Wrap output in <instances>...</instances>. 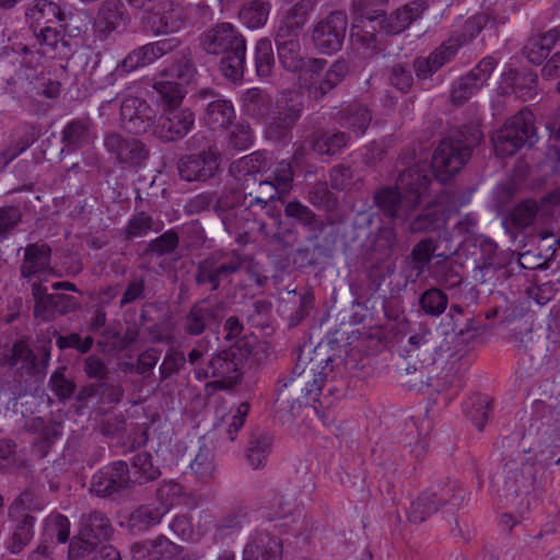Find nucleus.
Listing matches in <instances>:
<instances>
[{
	"instance_id": "20",
	"label": "nucleus",
	"mask_w": 560,
	"mask_h": 560,
	"mask_svg": "<svg viewBox=\"0 0 560 560\" xmlns=\"http://www.w3.org/2000/svg\"><path fill=\"white\" fill-rule=\"evenodd\" d=\"M495 66L493 57H485L467 74L458 78L451 90L452 102L456 105L467 102L488 81Z\"/></svg>"
},
{
	"instance_id": "59",
	"label": "nucleus",
	"mask_w": 560,
	"mask_h": 560,
	"mask_svg": "<svg viewBox=\"0 0 560 560\" xmlns=\"http://www.w3.org/2000/svg\"><path fill=\"white\" fill-rule=\"evenodd\" d=\"M275 65V56L271 42L268 38H261L255 47L256 72L260 78L271 74Z\"/></svg>"
},
{
	"instance_id": "38",
	"label": "nucleus",
	"mask_w": 560,
	"mask_h": 560,
	"mask_svg": "<svg viewBox=\"0 0 560 560\" xmlns=\"http://www.w3.org/2000/svg\"><path fill=\"white\" fill-rule=\"evenodd\" d=\"M152 93L155 94L158 105L170 109L178 108L187 92L183 83L171 80L161 73L152 83Z\"/></svg>"
},
{
	"instance_id": "40",
	"label": "nucleus",
	"mask_w": 560,
	"mask_h": 560,
	"mask_svg": "<svg viewBox=\"0 0 560 560\" xmlns=\"http://www.w3.org/2000/svg\"><path fill=\"white\" fill-rule=\"evenodd\" d=\"M398 244L397 231L393 225H382L366 240V249L378 255V259L389 258Z\"/></svg>"
},
{
	"instance_id": "63",
	"label": "nucleus",
	"mask_w": 560,
	"mask_h": 560,
	"mask_svg": "<svg viewBox=\"0 0 560 560\" xmlns=\"http://www.w3.org/2000/svg\"><path fill=\"white\" fill-rule=\"evenodd\" d=\"M37 78L35 69L31 67L20 66L15 70L14 75L7 79L8 90L12 94L20 92L31 93L33 92V79Z\"/></svg>"
},
{
	"instance_id": "34",
	"label": "nucleus",
	"mask_w": 560,
	"mask_h": 560,
	"mask_svg": "<svg viewBox=\"0 0 560 560\" xmlns=\"http://www.w3.org/2000/svg\"><path fill=\"white\" fill-rule=\"evenodd\" d=\"M51 248L48 244L33 243L24 248V258L20 273L24 279H31L50 268Z\"/></svg>"
},
{
	"instance_id": "48",
	"label": "nucleus",
	"mask_w": 560,
	"mask_h": 560,
	"mask_svg": "<svg viewBox=\"0 0 560 560\" xmlns=\"http://www.w3.org/2000/svg\"><path fill=\"white\" fill-rule=\"evenodd\" d=\"M241 214L244 220L252 222H258L262 214H266L271 219H278L281 215L280 210L276 205L268 203L256 197H249V195L244 191L242 197Z\"/></svg>"
},
{
	"instance_id": "31",
	"label": "nucleus",
	"mask_w": 560,
	"mask_h": 560,
	"mask_svg": "<svg viewBox=\"0 0 560 560\" xmlns=\"http://www.w3.org/2000/svg\"><path fill=\"white\" fill-rule=\"evenodd\" d=\"M182 551V547L164 534L153 540L136 542L131 546L133 558L141 557L147 560H173Z\"/></svg>"
},
{
	"instance_id": "5",
	"label": "nucleus",
	"mask_w": 560,
	"mask_h": 560,
	"mask_svg": "<svg viewBox=\"0 0 560 560\" xmlns=\"http://www.w3.org/2000/svg\"><path fill=\"white\" fill-rule=\"evenodd\" d=\"M313 11L314 0H302L292 9H285L280 13L275 31V43L279 61L287 71L300 72L304 66L299 37Z\"/></svg>"
},
{
	"instance_id": "53",
	"label": "nucleus",
	"mask_w": 560,
	"mask_h": 560,
	"mask_svg": "<svg viewBox=\"0 0 560 560\" xmlns=\"http://www.w3.org/2000/svg\"><path fill=\"white\" fill-rule=\"evenodd\" d=\"M66 366L58 368L49 377L48 387L56 396L58 402L66 404L77 394V384L66 376Z\"/></svg>"
},
{
	"instance_id": "11",
	"label": "nucleus",
	"mask_w": 560,
	"mask_h": 560,
	"mask_svg": "<svg viewBox=\"0 0 560 560\" xmlns=\"http://www.w3.org/2000/svg\"><path fill=\"white\" fill-rule=\"evenodd\" d=\"M221 153L215 145L209 144L201 151L185 154L176 163L180 179L188 183H207L220 170Z\"/></svg>"
},
{
	"instance_id": "52",
	"label": "nucleus",
	"mask_w": 560,
	"mask_h": 560,
	"mask_svg": "<svg viewBox=\"0 0 560 560\" xmlns=\"http://www.w3.org/2000/svg\"><path fill=\"white\" fill-rule=\"evenodd\" d=\"M349 139L343 131H326L313 140L312 148L320 155H335L347 145Z\"/></svg>"
},
{
	"instance_id": "9",
	"label": "nucleus",
	"mask_w": 560,
	"mask_h": 560,
	"mask_svg": "<svg viewBox=\"0 0 560 560\" xmlns=\"http://www.w3.org/2000/svg\"><path fill=\"white\" fill-rule=\"evenodd\" d=\"M534 120V114L528 109H522L508 119L492 136L495 154L513 156L522 148L533 147L538 140Z\"/></svg>"
},
{
	"instance_id": "17",
	"label": "nucleus",
	"mask_w": 560,
	"mask_h": 560,
	"mask_svg": "<svg viewBox=\"0 0 560 560\" xmlns=\"http://www.w3.org/2000/svg\"><path fill=\"white\" fill-rule=\"evenodd\" d=\"M250 353L249 349L242 351V347L237 343L229 349L220 351L208 363V370L205 377H214L222 387L237 383L241 377L240 365L243 358Z\"/></svg>"
},
{
	"instance_id": "18",
	"label": "nucleus",
	"mask_w": 560,
	"mask_h": 560,
	"mask_svg": "<svg viewBox=\"0 0 560 560\" xmlns=\"http://www.w3.org/2000/svg\"><path fill=\"white\" fill-rule=\"evenodd\" d=\"M195 126V114L189 108H170L158 117L153 135L168 143L186 137Z\"/></svg>"
},
{
	"instance_id": "23",
	"label": "nucleus",
	"mask_w": 560,
	"mask_h": 560,
	"mask_svg": "<svg viewBox=\"0 0 560 560\" xmlns=\"http://www.w3.org/2000/svg\"><path fill=\"white\" fill-rule=\"evenodd\" d=\"M120 119L129 131L142 135L150 128L154 129L158 118L155 110L145 100L130 95L121 102Z\"/></svg>"
},
{
	"instance_id": "29",
	"label": "nucleus",
	"mask_w": 560,
	"mask_h": 560,
	"mask_svg": "<svg viewBox=\"0 0 560 560\" xmlns=\"http://www.w3.org/2000/svg\"><path fill=\"white\" fill-rule=\"evenodd\" d=\"M284 215L294 220L310 233L306 238L308 243L317 241L327 226V222L298 200L289 201L284 206Z\"/></svg>"
},
{
	"instance_id": "22",
	"label": "nucleus",
	"mask_w": 560,
	"mask_h": 560,
	"mask_svg": "<svg viewBox=\"0 0 560 560\" xmlns=\"http://www.w3.org/2000/svg\"><path fill=\"white\" fill-rule=\"evenodd\" d=\"M428 9L429 4L427 0H413L396 9L388 15L381 10H374L373 13L380 16V31L385 35L394 36L408 28L415 21L420 19Z\"/></svg>"
},
{
	"instance_id": "47",
	"label": "nucleus",
	"mask_w": 560,
	"mask_h": 560,
	"mask_svg": "<svg viewBox=\"0 0 560 560\" xmlns=\"http://www.w3.org/2000/svg\"><path fill=\"white\" fill-rule=\"evenodd\" d=\"M371 120L370 109L362 104L349 105L339 113L341 127L351 129L358 135H363L366 131Z\"/></svg>"
},
{
	"instance_id": "58",
	"label": "nucleus",
	"mask_w": 560,
	"mask_h": 560,
	"mask_svg": "<svg viewBox=\"0 0 560 560\" xmlns=\"http://www.w3.org/2000/svg\"><path fill=\"white\" fill-rule=\"evenodd\" d=\"M178 245L179 236L176 231L171 229L151 240L144 249V255H155L158 257L170 255L177 249Z\"/></svg>"
},
{
	"instance_id": "64",
	"label": "nucleus",
	"mask_w": 560,
	"mask_h": 560,
	"mask_svg": "<svg viewBox=\"0 0 560 560\" xmlns=\"http://www.w3.org/2000/svg\"><path fill=\"white\" fill-rule=\"evenodd\" d=\"M423 349L422 364L432 365L434 363L435 347L430 342L427 334H416L409 337L407 353L409 358H419V350Z\"/></svg>"
},
{
	"instance_id": "8",
	"label": "nucleus",
	"mask_w": 560,
	"mask_h": 560,
	"mask_svg": "<svg viewBox=\"0 0 560 560\" xmlns=\"http://www.w3.org/2000/svg\"><path fill=\"white\" fill-rule=\"evenodd\" d=\"M114 532L112 521L103 511L91 510L83 513L79 520L78 534L70 540L68 559L85 560L89 551L108 544Z\"/></svg>"
},
{
	"instance_id": "43",
	"label": "nucleus",
	"mask_w": 560,
	"mask_h": 560,
	"mask_svg": "<svg viewBox=\"0 0 560 560\" xmlns=\"http://www.w3.org/2000/svg\"><path fill=\"white\" fill-rule=\"evenodd\" d=\"M235 109L228 98L206 104L205 120L212 129H226L235 119Z\"/></svg>"
},
{
	"instance_id": "36",
	"label": "nucleus",
	"mask_w": 560,
	"mask_h": 560,
	"mask_svg": "<svg viewBox=\"0 0 560 560\" xmlns=\"http://www.w3.org/2000/svg\"><path fill=\"white\" fill-rule=\"evenodd\" d=\"M560 38V27H553L544 34L529 37L522 54L534 65H541Z\"/></svg>"
},
{
	"instance_id": "1",
	"label": "nucleus",
	"mask_w": 560,
	"mask_h": 560,
	"mask_svg": "<svg viewBox=\"0 0 560 560\" xmlns=\"http://www.w3.org/2000/svg\"><path fill=\"white\" fill-rule=\"evenodd\" d=\"M331 357L320 350L300 352L290 374L278 382L275 406L283 422H291L303 406L318 401L325 384L332 377Z\"/></svg>"
},
{
	"instance_id": "13",
	"label": "nucleus",
	"mask_w": 560,
	"mask_h": 560,
	"mask_svg": "<svg viewBox=\"0 0 560 560\" xmlns=\"http://www.w3.org/2000/svg\"><path fill=\"white\" fill-rule=\"evenodd\" d=\"M470 40L471 37L463 32L456 31L427 57L415 58L412 68L417 79L423 81L431 78L444 65L451 62L455 58L458 49Z\"/></svg>"
},
{
	"instance_id": "28",
	"label": "nucleus",
	"mask_w": 560,
	"mask_h": 560,
	"mask_svg": "<svg viewBox=\"0 0 560 560\" xmlns=\"http://www.w3.org/2000/svg\"><path fill=\"white\" fill-rule=\"evenodd\" d=\"M282 541L269 533L254 536L243 550V560H281Z\"/></svg>"
},
{
	"instance_id": "56",
	"label": "nucleus",
	"mask_w": 560,
	"mask_h": 560,
	"mask_svg": "<svg viewBox=\"0 0 560 560\" xmlns=\"http://www.w3.org/2000/svg\"><path fill=\"white\" fill-rule=\"evenodd\" d=\"M419 304L425 315L435 317L445 312L448 298L442 290L430 288L420 295Z\"/></svg>"
},
{
	"instance_id": "24",
	"label": "nucleus",
	"mask_w": 560,
	"mask_h": 560,
	"mask_svg": "<svg viewBox=\"0 0 560 560\" xmlns=\"http://www.w3.org/2000/svg\"><path fill=\"white\" fill-rule=\"evenodd\" d=\"M441 245L433 237H424L417 242L411 253L404 257L402 273L406 281L416 282L429 268L432 259L439 253Z\"/></svg>"
},
{
	"instance_id": "61",
	"label": "nucleus",
	"mask_w": 560,
	"mask_h": 560,
	"mask_svg": "<svg viewBox=\"0 0 560 560\" xmlns=\"http://www.w3.org/2000/svg\"><path fill=\"white\" fill-rule=\"evenodd\" d=\"M438 511V504H435L433 500H431V497L424 491L411 502L408 511V520L411 523L420 524Z\"/></svg>"
},
{
	"instance_id": "4",
	"label": "nucleus",
	"mask_w": 560,
	"mask_h": 560,
	"mask_svg": "<svg viewBox=\"0 0 560 560\" xmlns=\"http://www.w3.org/2000/svg\"><path fill=\"white\" fill-rule=\"evenodd\" d=\"M199 46L208 55L221 56L219 71L228 81L236 84L244 79L246 67V39L229 22L217 23L199 36Z\"/></svg>"
},
{
	"instance_id": "14",
	"label": "nucleus",
	"mask_w": 560,
	"mask_h": 560,
	"mask_svg": "<svg viewBox=\"0 0 560 560\" xmlns=\"http://www.w3.org/2000/svg\"><path fill=\"white\" fill-rule=\"evenodd\" d=\"M131 472L127 462H114L93 475L91 492L100 498H114L120 495L133 486Z\"/></svg>"
},
{
	"instance_id": "6",
	"label": "nucleus",
	"mask_w": 560,
	"mask_h": 560,
	"mask_svg": "<svg viewBox=\"0 0 560 560\" xmlns=\"http://www.w3.org/2000/svg\"><path fill=\"white\" fill-rule=\"evenodd\" d=\"M482 139L478 125H464L456 135L444 138L432 156V170L440 183H447L470 160L472 150Z\"/></svg>"
},
{
	"instance_id": "54",
	"label": "nucleus",
	"mask_w": 560,
	"mask_h": 560,
	"mask_svg": "<svg viewBox=\"0 0 560 560\" xmlns=\"http://www.w3.org/2000/svg\"><path fill=\"white\" fill-rule=\"evenodd\" d=\"M75 301L73 296L55 293L46 298L45 308L36 316L42 320L48 322L54 319L57 315H66L74 308Z\"/></svg>"
},
{
	"instance_id": "25",
	"label": "nucleus",
	"mask_w": 560,
	"mask_h": 560,
	"mask_svg": "<svg viewBox=\"0 0 560 560\" xmlns=\"http://www.w3.org/2000/svg\"><path fill=\"white\" fill-rule=\"evenodd\" d=\"M540 208V202L532 198L524 199L516 203L502 217V225L505 232L513 240H516L518 234L535 223Z\"/></svg>"
},
{
	"instance_id": "51",
	"label": "nucleus",
	"mask_w": 560,
	"mask_h": 560,
	"mask_svg": "<svg viewBox=\"0 0 560 560\" xmlns=\"http://www.w3.org/2000/svg\"><path fill=\"white\" fill-rule=\"evenodd\" d=\"M271 448V436L260 430L253 431L248 447L247 459L253 468H259L264 465Z\"/></svg>"
},
{
	"instance_id": "49",
	"label": "nucleus",
	"mask_w": 560,
	"mask_h": 560,
	"mask_svg": "<svg viewBox=\"0 0 560 560\" xmlns=\"http://www.w3.org/2000/svg\"><path fill=\"white\" fill-rule=\"evenodd\" d=\"M270 9L269 1L250 0L241 7L238 18L248 28H259L266 24Z\"/></svg>"
},
{
	"instance_id": "42",
	"label": "nucleus",
	"mask_w": 560,
	"mask_h": 560,
	"mask_svg": "<svg viewBox=\"0 0 560 560\" xmlns=\"http://www.w3.org/2000/svg\"><path fill=\"white\" fill-rule=\"evenodd\" d=\"M130 472L132 485H144L161 476L159 466L154 465L152 455L142 451L130 458Z\"/></svg>"
},
{
	"instance_id": "27",
	"label": "nucleus",
	"mask_w": 560,
	"mask_h": 560,
	"mask_svg": "<svg viewBox=\"0 0 560 560\" xmlns=\"http://www.w3.org/2000/svg\"><path fill=\"white\" fill-rule=\"evenodd\" d=\"M74 32L70 28V24H54L34 28V34L40 46H45L51 50H56L61 57H67L70 52V42L66 38L75 37L80 34V28L75 27Z\"/></svg>"
},
{
	"instance_id": "32",
	"label": "nucleus",
	"mask_w": 560,
	"mask_h": 560,
	"mask_svg": "<svg viewBox=\"0 0 560 560\" xmlns=\"http://www.w3.org/2000/svg\"><path fill=\"white\" fill-rule=\"evenodd\" d=\"M11 522V536L7 549L13 553H20L34 537L35 516L32 514L8 513Z\"/></svg>"
},
{
	"instance_id": "30",
	"label": "nucleus",
	"mask_w": 560,
	"mask_h": 560,
	"mask_svg": "<svg viewBox=\"0 0 560 560\" xmlns=\"http://www.w3.org/2000/svg\"><path fill=\"white\" fill-rule=\"evenodd\" d=\"M129 18L119 0H105L98 9L94 27L97 33L107 36L112 32L126 27Z\"/></svg>"
},
{
	"instance_id": "3",
	"label": "nucleus",
	"mask_w": 560,
	"mask_h": 560,
	"mask_svg": "<svg viewBox=\"0 0 560 560\" xmlns=\"http://www.w3.org/2000/svg\"><path fill=\"white\" fill-rule=\"evenodd\" d=\"M431 170L413 165L404 170L396 187H383L374 195L376 207L389 219H407L418 210L431 185Z\"/></svg>"
},
{
	"instance_id": "57",
	"label": "nucleus",
	"mask_w": 560,
	"mask_h": 560,
	"mask_svg": "<svg viewBox=\"0 0 560 560\" xmlns=\"http://www.w3.org/2000/svg\"><path fill=\"white\" fill-rule=\"evenodd\" d=\"M249 178H245L243 184V191L248 194L249 197H256L268 203L276 205L280 200L282 191L277 187V184L271 182V178L259 179L258 183L252 187L248 185Z\"/></svg>"
},
{
	"instance_id": "19",
	"label": "nucleus",
	"mask_w": 560,
	"mask_h": 560,
	"mask_svg": "<svg viewBox=\"0 0 560 560\" xmlns=\"http://www.w3.org/2000/svg\"><path fill=\"white\" fill-rule=\"evenodd\" d=\"M106 151L114 155L120 164L139 167L144 164L150 155L147 145L139 139L124 137L117 132H108L104 137Z\"/></svg>"
},
{
	"instance_id": "50",
	"label": "nucleus",
	"mask_w": 560,
	"mask_h": 560,
	"mask_svg": "<svg viewBox=\"0 0 560 560\" xmlns=\"http://www.w3.org/2000/svg\"><path fill=\"white\" fill-rule=\"evenodd\" d=\"M439 510L447 504L458 505L464 500L463 491L454 480L446 479L432 486L425 491Z\"/></svg>"
},
{
	"instance_id": "45",
	"label": "nucleus",
	"mask_w": 560,
	"mask_h": 560,
	"mask_svg": "<svg viewBox=\"0 0 560 560\" xmlns=\"http://www.w3.org/2000/svg\"><path fill=\"white\" fill-rule=\"evenodd\" d=\"M155 60V55L153 54L150 44H145L131 50L116 65L115 68H113V72H116L117 80L118 77L128 74L140 68H144Z\"/></svg>"
},
{
	"instance_id": "37",
	"label": "nucleus",
	"mask_w": 560,
	"mask_h": 560,
	"mask_svg": "<svg viewBox=\"0 0 560 560\" xmlns=\"http://www.w3.org/2000/svg\"><path fill=\"white\" fill-rule=\"evenodd\" d=\"M332 257V252L317 241L300 246L291 254L292 264L300 270L316 269Z\"/></svg>"
},
{
	"instance_id": "39",
	"label": "nucleus",
	"mask_w": 560,
	"mask_h": 560,
	"mask_svg": "<svg viewBox=\"0 0 560 560\" xmlns=\"http://www.w3.org/2000/svg\"><path fill=\"white\" fill-rule=\"evenodd\" d=\"M167 511L168 508L164 504L160 506L141 505L131 512L128 518V527L133 534L144 533L160 524Z\"/></svg>"
},
{
	"instance_id": "21",
	"label": "nucleus",
	"mask_w": 560,
	"mask_h": 560,
	"mask_svg": "<svg viewBox=\"0 0 560 560\" xmlns=\"http://www.w3.org/2000/svg\"><path fill=\"white\" fill-rule=\"evenodd\" d=\"M524 458H511L497 471L491 480V486L500 497L506 500L516 499L526 488L528 478L524 472Z\"/></svg>"
},
{
	"instance_id": "60",
	"label": "nucleus",
	"mask_w": 560,
	"mask_h": 560,
	"mask_svg": "<svg viewBox=\"0 0 560 560\" xmlns=\"http://www.w3.org/2000/svg\"><path fill=\"white\" fill-rule=\"evenodd\" d=\"M266 166V155L260 151L253 152L249 155L243 156L232 164L231 170H236L254 183L257 182L256 175L261 172Z\"/></svg>"
},
{
	"instance_id": "12",
	"label": "nucleus",
	"mask_w": 560,
	"mask_h": 560,
	"mask_svg": "<svg viewBox=\"0 0 560 560\" xmlns=\"http://www.w3.org/2000/svg\"><path fill=\"white\" fill-rule=\"evenodd\" d=\"M348 28V16L342 11H332L314 24L311 39L320 54L331 55L342 48Z\"/></svg>"
},
{
	"instance_id": "16",
	"label": "nucleus",
	"mask_w": 560,
	"mask_h": 560,
	"mask_svg": "<svg viewBox=\"0 0 560 560\" xmlns=\"http://www.w3.org/2000/svg\"><path fill=\"white\" fill-rule=\"evenodd\" d=\"M447 190H443L436 199L428 202L419 211L416 210L409 218L399 220L408 222V231L411 234L434 233L444 230L447 215L443 203L447 201Z\"/></svg>"
},
{
	"instance_id": "33",
	"label": "nucleus",
	"mask_w": 560,
	"mask_h": 560,
	"mask_svg": "<svg viewBox=\"0 0 560 560\" xmlns=\"http://www.w3.org/2000/svg\"><path fill=\"white\" fill-rule=\"evenodd\" d=\"M243 190L236 188L223 189L214 197L213 212L220 218L225 230L231 234L236 230V209L241 208Z\"/></svg>"
},
{
	"instance_id": "44",
	"label": "nucleus",
	"mask_w": 560,
	"mask_h": 560,
	"mask_svg": "<svg viewBox=\"0 0 560 560\" xmlns=\"http://www.w3.org/2000/svg\"><path fill=\"white\" fill-rule=\"evenodd\" d=\"M26 16L32 20L34 28L58 24L65 20V14L59 5L49 0H36L34 5L26 11Z\"/></svg>"
},
{
	"instance_id": "35",
	"label": "nucleus",
	"mask_w": 560,
	"mask_h": 560,
	"mask_svg": "<svg viewBox=\"0 0 560 560\" xmlns=\"http://www.w3.org/2000/svg\"><path fill=\"white\" fill-rule=\"evenodd\" d=\"M348 62L340 58L332 62L329 69L319 80H312L308 92L315 101H320L326 94L337 88L348 75Z\"/></svg>"
},
{
	"instance_id": "10",
	"label": "nucleus",
	"mask_w": 560,
	"mask_h": 560,
	"mask_svg": "<svg viewBox=\"0 0 560 560\" xmlns=\"http://www.w3.org/2000/svg\"><path fill=\"white\" fill-rule=\"evenodd\" d=\"M70 52L66 68L73 71L75 75L86 74L91 85L96 89L115 85L116 72H113V66L102 62L100 52L94 51L90 46H80Z\"/></svg>"
},
{
	"instance_id": "41",
	"label": "nucleus",
	"mask_w": 560,
	"mask_h": 560,
	"mask_svg": "<svg viewBox=\"0 0 560 560\" xmlns=\"http://www.w3.org/2000/svg\"><path fill=\"white\" fill-rule=\"evenodd\" d=\"M458 252L457 246L446 244L444 249L436 255V261L431 265L432 275L445 285L455 287L462 282V277L456 272L455 266L450 261Z\"/></svg>"
},
{
	"instance_id": "55",
	"label": "nucleus",
	"mask_w": 560,
	"mask_h": 560,
	"mask_svg": "<svg viewBox=\"0 0 560 560\" xmlns=\"http://www.w3.org/2000/svg\"><path fill=\"white\" fill-rule=\"evenodd\" d=\"M536 464L542 468L549 469L560 464V432L553 436L541 440L539 451L535 454Z\"/></svg>"
},
{
	"instance_id": "26",
	"label": "nucleus",
	"mask_w": 560,
	"mask_h": 560,
	"mask_svg": "<svg viewBox=\"0 0 560 560\" xmlns=\"http://www.w3.org/2000/svg\"><path fill=\"white\" fill-rule=\"evenodd\" d=\"M93 127V121L88 117L68 122L61 131V153H72L90 145L95 138Z\"/></svg>"
},
{
	"instance_id": "62",
	"label": "nucleus",
	"mask_w": 560,
	"mask_h": 560,
	"mask_svg": "<svg viewBox=\"0 0 560 560\" xmlns=\"http://www.w3.org/2000/svg\"><path fill=\"white\" fill-rule=\"evenodd\" d=\"M253 142V129L247 121L242 120L233 125L228 136V145L230 149L244 151L248 149Z\"/></svg>"
},
{
	"instance_id": "7",
	"label": "nucleus",
	"mask_w": 560,
	"mask_h": 560,
	"mask_svg": "<svg viewBox=\"0 0 560 560\" xmlns=\"http://www.w3.org/2000/svg\"><path fill=\"white\" fill-rule=\"evenodd\" d=\"M246 267L247 256L238 250H214L197 262L194 280L197 287L209 285L214 292L223 281L231 282L232 277Z\"/></svg>"
},
{
	"instance_id": "15",
	"label": "nucleus",
	"mask_w": 560,
	"mask_h": 560,
	"mask_svg": "<svg viewBox=\"0 0 560 560\" xmlns=\"http://www.w3.org/2000/svg\"><path fill=\"white\" fill-rule=\"evenodd\" d=\"M224 302H212L203 298L195 302L183 319V329L188 336H200L207 329L219 327L224 311Z\"/></svg>"
},
{
	"instance_id": "2",
	"label": "nucleus",
	"mask_w": 560,
	"mask_h": 560,
	"mask_svg": "<svg viewBox=\"0 0 560 560\" xmlns=\"http://www.w3.org/2000/svg\"><path fill=\"white\" fill-rule=\"evenodd\" d=\"M245 115L265 124L268 141L288 145L293 140V129L305 109L304 95L296 90H283L273 100L258 88L245 91L241 97Z\"/></svg>"
},
{
	"instance_id": "46",
	"label": "nucleus",
	"mask_w": 560,
	"mask_h": 560,
	"mask_svg": "<svg viewBox=\"0 0 560 560\" xmlns=\"http://www.w3.org/2000/svg\"><path fill=\"white\" fill-rule=\"evenodd\" d=\"M360 16L366 20V24L360 32L355 33L357 42L362 44L371 52L378 54L383 51L385 44L380 37V33H383L378 27L380 16L371 14V12H363Z\"/></svg>"
}]
</instances>
